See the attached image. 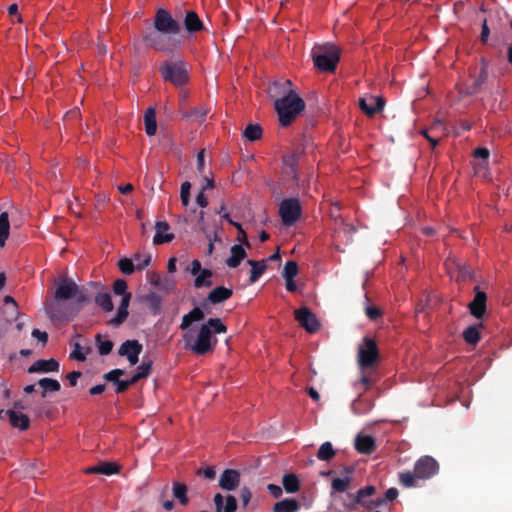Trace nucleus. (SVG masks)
<instances>
[{"label":"nucleus","mask_w":512,"mask_h":512,"mask_svg":"<svg viewBox=\"0 0 512 512\" xmlns=\"http://www.w3.org/2000/svg\"><path fill=\"white\" fill-rule=\"evenodd\" d=\"M204 312L199 307L193 308L189 313L185 314L180 324L181 330H186L183 334L185 348L197 355H204L214 350L217 345L216 334L227 332L226 325L220 318H210L203 323L197 332L189 329L193 322L203 320Z\"/></svg>","instance_id":"f257e3e1"},{"label":"nucleus","mask_w":512,"mask_h":512,"mask_svg":"<svg viewBox=\"0 0 512 512\" xmlns=\"http://www.w3.org/2000/svg\"><path fill=\"white\" fill-rule=\"evenodd\" d=\"M269 95L274 98V108L277 112L279 123L286 127L305 109V102L294 89L289 79H280L269 86Z\"/></svg>","instance_id":"f03ea898"},{"label":"nucleus","mask_w":512,"mask_h":512,"mask_svg":"<svg viewBox=\"0 0 512 512\" xmlns=\"http://www.w3.org/2000/svg\"><path fill=\"white\" fill-rule=\"evenodd\" d=\"M53 298L46 300L44 308L46 314L52 321H68V313L64 310L63 301L75 299L77 303L86 302L87 297L80 291L74 280L68 277H61L55 283Z\"/></svg>","instance_id":"7ed1b4c3"},{"label":"nucleus","mask_w":512,"mask_h":512,"mask_svg":"<svg viewBox=\"0 0 512 512\" xmlns=\"http://www.w3.org/2000/svg\"><path fill=\"white\" fill-rule=\"evenodd\" d=\"M313 62L321 72H334L340 60V50L331 43L315 46L312 49Z\"/></svg>","instance_id":"20e7f679"},{"label":"nucleus","mask_w":512,"mask_h":512,"mask_svg":"<svg viewBox=\"0 0 512 512\" xmlns=\"http://www.w3.org/2000/svg\"><path fill=\"white\" fill-rule=\"evenodd\" d=\"M160 73L164 80L175 86L184 85L188 81V71L183 61L163 63L160 67Z\"/></svg>","instance_id":"39448f33"},{"label":"nucleus","mask_w":512,"mask_h":512,"mask_svg":"<svg viewBox=\"0 0 512 512\" xmlns=\"http://www.w3.org/2000/svg\"><path fill=\"white\" fill-rule=\"evenodd\" d=\"M113 291L116 295H121L122 300L119 305L117 315L111 320L114 325H120L128 316V307L131 300V293L127 292V282L124 279H117L113 284Z\"/></svg>","instance_id":"423d86ee"},{"label":"nucleus","mask_w":512,"mask_h":512,"mask_svg":"<svg viewBox=\"0 0 512 512\" xmlns=\"http://www.w3.org/2000/svg\"><path fill=\"white\" fill-rule=\"evenodd\" d=\"M379 353L376 342L371 338H364L358 349V364L361 369L373 367L378 361Z\"/></svg>","instance_id":"0eeeda50"},{"label":"nucleus","mask_w":512,"mask_h":512,"mask_svg":"<svg viewBox=\"0 0 512 512\" xmlns=\"http://www.w3.org/2000/svg\"><path fill=\"white\" fill-rule=\"evenodd\" d=\"M154 27L161 34H177L180 31L179 23L165 9L157 10L154 18Z\"/></svg>","instance_id":"6e6552de"},{"label":"nucleus","mask_w":512,"mask_h":512,"mask_svg":"<svg viewBox=\"0 0 512 512\" xmlns=\"http://www.w3.org/2000/svg\"><path fill=\"white\" fill-rule=\"evenodd\" d=\"M279 214L284 225H293L301 215V206L297 199H285L279 207Z\"/></svg>","instance_id":"1a4fd4ad"},{"label":"nucleus","mask_w":512,"mask_h":512,"mask_svg":"<svg viewBox=\"0 0 512 512\" xmlns=\"http://www.w3.org/2000/svg\"><path fill=\"white\" fill-rule=\"evenodd\" d=\"M421 134L430 142L432 148H435L438 142L448 135V129L444 122L436 119L427 129H423Z\"/></svg>","instance_id":"9d476101"},{"label":"nucleus","mask_w":512,"mask_h":512,"mask_svg":"<svg viewBox=\"0 0 512 512\" xmlns=\"http://www.w3.org/2000/svg\"><path fill=\"white\" fill-rule=\"evenodd\" d=\"M189 271L195 276L194 286L196 288L210 287L212 285V271L210 269H202L199 260L195 259L191 262Z\"/></svg>","instance_id":"9b49d317"},{"label":"nucleus","mask_w":512,"mask_h":512,"mask_svg":"<svg viewBox=\"0 0 512 512\" xmlns=\"http://www.w3.org/2000/svg\"><path fill=\"white\" fill-rule=\"evenodd\" d=\"M295 319L309 333H314L320 328V323L316 316L307 307L297 309L295 311Z\"/></svg>","instance_id":"f8f14e48"},{"label":"nucleus","mask_w":512,"mask_h":512,"mask_svg":"<svg viewBox=\"0 0 512 512\" xmlns=\"http://www.w3.org/2000/svg\"><path fill=\"white\" fill-rule=\"evenodd\" d=\"M146 40L153 48L159 51L172 52L179 47V42L160 34H150L146 36Z\"/></svg>","instance_id":"ddd939ff"},{"label":"nucleus","mask_w":512,"mask_h":512,"mask_svg":"<svg viewBox=\"0 0 512 512\" xmlns=\"http://www.w3.org/2000/svg\"><path fill=\"white\" fill-rule=\"evenodd\" d=\"M438 464L431 457H423L415 464V473L418 478H430L438 472Z\"/></svg>","instance_id":"4468645a"},{"label":"nucleus","mask_w":512,"mask_h":512,"mask_svg":"<svg viewBox=\"0 0 512 512\" xmlns=\"http://www.w3.org/2000/svg\"><path fill=\"white\" fill-rule=\"evenodd\" d=\"M142 349V345L137 340H127L120 346L119 354L125 356L131 365H136Z\"/></svg>","instance_id":"2eb2a0df"},{"label":"nucleus","mask_w":512,"mask_h":512,"mask_svg":"<svg viewBox=\"0 0 512 512\" xmlns=\"http://www.w3.org/2000/svg\"><path fill=\"white\" fill-rule=\"evenodd\" d=\"M155 230L153 243L156 245L169 243L174 239V234L170 232V226L166 221L156 222Z\"/></svg>","instance_id":"dca6fc26"},{"label":"nucleus","mask_w":512,"mask_h":512,"mask_svg":"<svg viewBox=\"0 0 512 512\" xmlns=\"http://www.w3.org/2000/svg\"><path fill=\"white\" fill-rule=\"evenodd\" d=\"M239 484L240 475L235 470L227 469L220 476L219 485L224 490L233 491L239 486Z\"/></svg>","instance_id":"f3484780"},{"label":"nucleus","mask_w":512,"mask_h":512,"mask_svg":"<svg viewBox=\"0 0 512 512\" xmlns=\"http://www.w3.org/2000/svg\"><path fill=\"white\" fill-rule=\"evenodd\" d=\"M360 108L368 115L373 116L383 109L384 101L381 97L370 96L360 99Z\"/></svg>","instance_id":"a211bd4d"},{"label":"nucleus","mask_w":512,"mask_h":512,"mask_svg":"<svg viewBox=\"0 0 512 512\" xmlns=\"http://www.w3.org/2000/svg\"><path fill=\"white\" fill-rule=\"evenodd\" d=\"M213 502L216 512H235L237 508V501L234 496H227L224 498L220 493H217Z\"/></svg>","instance_id":"6ab92c4d"},{"label":"nucleus","mask_w":512,"mask_h":512,"mask_svg":"<svg viewBox=\"0 0 512 512\" xmlns=\"http://www.w3.org/2000/svg\"><path fill=\"white\" fill-rule=\"evenodd\" d=\"M374 493L375 488L373 486H367L364 489L358 491L356 495V502L363 505L367 509H372L374 507L381 506L383 504V501L366 500V497L371 496Z\"/></svg>","instance_id":"aec40b11"},{"label":"nucleus","mask_w":512,"mask_h":512,"mask_svg":"<svg viewBox=\"0 0 512 512\" xmlns=\"http://www.w3.org/2000/svg\"><path fill=\"white\" fill-rule=\"evenodd\" d=\"M246 257V251L240 244H235L230 249V256L226 260V264L230 268H236L241 261Z\"/></svg>","instance_id":"412c9836"},{"label":"nucleus","mask_w":512,"mask_h":512,"mask_svg":"<svg viewBox=\"0 0 512 512\" xmlns=\"http://www.w3.org/2000/svg\"><path fill=\"white\" fill-rule=\"evenodd\" d=\"M59 370V363L55 359L38 360L29 369L30 372H56Z\"/></svg>","instance_id":"4be33fe9"},{"label":"nucleus","mask_w":512,"mask_h":512,"mask_svg":"<svg viewBox=\"0 0 512 512\" xmlns=\"http://www.w3.org/2000/svg\"><path fill=\"white\" fill-rule=\"evenodd\" d=\"M232 294V289L226 288L224 286H218L210 291V293L208 294V300L212 304H217L229 299L232 296Z\"/></svg>","instance_id":"5701e85b"},{"label":"nucleus","mask_w":512,"mask_h":512,"mask_svg":"<svg viewBox=\"0 0 512 512\" xmlns=\"http://www.w3.org/2000/svg\"><path fill=\"white\" fill-rule=\"evenodd\" d=\"M184 24L189 33H195L203 29V23L194 11H188L186 13Z\"/></svg>","instance_id":"b1692460"},{"label":"nucleus","mask_w":512,"mask_h":512,"mask_svg":"<svg viewBox=\"0 0 512 512\" xmlns=\"http://www.w3.org/2000/svg\"><path fill=\"white\" fill-rule=\"evenodd\" d=\"M9 420L13 427L20 430H25L29 427V418L19 411L10 410L8 411Z\"/></svg>","instance_id":"393cba45"},{"label":"nucleus","mask_w":512,"mask_h":512,"mask_svg":"<svg viewBox=\"0 0 512 512\" xmlns=\"http://www.w3.org/2000/svg\"><path fill=\"white\" fill-rule=\"evenodd\" d=\"M145 132L149 136H153L157 131L156 112L154 108H148L144 115Z\"/></svg>","instance_id":"a878e982"},{"label":"nucleus","mask_w":512,"mask_h":512,"mask_svg":"<svg viewBox=\"0 0 512 512\" xmlns=\"http://www.w3.org/2000/svg\"><path fill=\"white\" fill-rule=\"evenodd\" d=\"M247 264L251 266V273L249 277V282L255 283L265 272L267 268V264L265 260L262 261H254V260H248Z\"/></svg>","instance_id":"bb28decb"},{"label":"nucleus","mask_w":512,"mask_h":512,"mask_svg":"<svg viewBox=\"0 0 512 512\" xmlns=\"http://www.w3.org/2000/svg\"><path fill=\"white\" fill-rule=\"evenodd\" d=\"M376 441V438L370 434H367L365 432H361L357 435L355 439V448H374L375 446L379 445Z\"/></svg>","instance_id":"cd10ccee"},{"label":"nucleus","mask_w":512,"mask_h":512,"mask_svg":"<svg viewBox=\"0 0 512 512\" xmlns=\"http://www.w3.org/2000/svg\"><path fill=\"white\" fill-rule=\"evenodd\" d=\"M10 234V223L7 212L0 214V246H4Z\"/></svg>","instance_id":"c85d7f7f"},{"label":"nucleus","mask_w":512,"mask_h":512,"mask_svg":"<svg viewBox=\"0 0 512 512\" xmlns=\"http://www.w3.org/2000/svg\"><path fill=\"white\" fill-rule=\"evenodd\" d=\"M299 505L294 499H284L274 505L275 512H296Z\"/></svg>","instance_id":"c756f323"},{"label":"nucleus","mask_w":512,"mask_h":512,"mask_svg":"<svg viewBox=\"0 0 512 512\" xmlns=\"http://www.w3.org/2000/svg\"><path fill=\"white\" fill-rule=\"evenodd\" d=\"M463 338L469 345L475 346L480 339L478 325L469 326L463 331Z\"/></svg>","instance_id":"7c9ffc66"},{"label":"nucleus","mask_w":512,"mask_h":512,"mask_svg":"<svg viewBox=\"0 0 512 512\" xmlns=\"http://www.w3.org/2000/svg\"><path fill=\"white\" fill-rule=\"evenodd\" d=\"M282 484L288 493H295L299 490V479L295 474L284 475Z\"/></svg>","instance_id":"2f4dec72"},{"label":"nucleus","mask_w":512,"mask_h":512,"mask_svg":"<svg viewBox=\"0 0 512 512\" xmlns=\"http://www.w3.org/2000/svg\"><path fill=\"white\" fill-rule=\"evenodd\" d=\"M96 304L101 307L105 312H111L114 308L111 296L109 293H98L95 297Z\"/></svg>","instance_id":"473e14b6"},{"label":"nucleus","mask_w":512,"mask_h":512,"mask_svg":"<svg viewBox=\"0 0 512 512\" xmlns=\"http://www.w3.org/2000/svg\"><path fill=\"white\" fill-rule=\"evenodd\" d=\"M73 351L70 353V359H74L77 361H85L87 355L90 352L88 347L80 345L78 342L73 343Z\"/></svg>","instance_id":"72a5a7b5"},{"label":"nucleus","mask_w":512,"mask_h":512,"mask_svg":"<svg viewBox=\"0 0 512 512\" xmlns=\"http://www.w3.org/2000/svg\"><path fill=\"white\" fill-rule=\"evenodd\" d=\"M186 493H187L186 485L181 484L179 482H174L173 483V495L183 505L187 504V502H188V498H187Z\"/></svg>","instance_id":"f704fd0d"},{"label":"nucleus","mask_w":512,"mask_h":512,"mask_svg":"<svg viewBox=\"0 0 512 512\" xmlns=\"http://www.w3.org/2000/svg\"><path fill=\"white\" fill-rule=\"evenodd\" d=\"M475 296L473 301L469 304V309L471 314L480 319V286L476 285L474 287Z\"/></svg>","instance_id":"c9c22d12"},{"label":"nucleus","mask_w":512,"mask_h":512,"mask_svg":"<svg viewBox=\"0 0 512 512\" xmlns=\"http://www.w3.org/2000/svg\"><path fill=\"white\" fill-rule=\"evenodd\" d=\"M244 136L250 141L258 140L262 136V128L259 125L249 124L244 130Z\"/></svg>","instance_id":"e433bc0d"},{"label":"nucleus","mask_w":512,"mask_h":512,"mask_svg":"<svg viewBox=\"0 0 512 512\" xmlns=\"http://www.w3.org/2000/svg\"><path fill=\"white\" fill-rule=\"evenodd\" d=\"M374 382L375 379L369 373H367L365 369H361V377L359 382L356 384V387L359 390H367L373 385Z\"/></svg>","instance_id":"4c0bfd02"},{"label":"nucleus","mask_w":512,"mask_h":512,"mask_svg":"<svg viewBox=\"0 0 512 512\" xmlns=\"http://www.w3.org/2000/svg\"><path fill=\"white\" fill-rule=\"evenodd\" d=\"M118 267L120 271L126 275L132 274L135 271V269H137L134 259L132 260L129 258L120 259L118 262Z\"/></svg>","instance_id":"58836bf2"},{"label":"nucleus","mask_w":512,"mask_h":512,"mask_svg":"<svg viewBox=\"0 0 512 512\" xmlns=\"http://www.w3.org/2000/svg\"><path fill=\"white\" fill-rule=\"evenodd\" d=\"M39 385L49 392H56L60 390V383L57 380L51 378H43L39 381Z\"/></svg>","instance_id":"ea45409f"},{"label":"nucleus","mask_w":512,"mask_h":512,"mask_svg":"<svg viewBox=\"0 0 512 512\" xmlns=\"http://www.w3.org/2000/svg\"><path fill=\"white\" fill-rule=\"evenodd\" d=\"M100 474L113 475L118 473L119 465L115 462H104L99 464Z\"/></svg>","instance_id":"a19ab883"},{"label":"nucleus","mask_w":512,"mask_h":512,"mask_svg":"<svg viewBox=\"0 0 512 512\" xmlns=\"http://www.w3.org/2000/svg\"><path fill=\"white\" fill-rule=\"evenodd\" d=\"M190 189H191L190 182L185 181V182L182 183L181 190H180V198H181V202H182L184 207H187L188 204H189V201H190Z\"/></svg>","instance_id":"79ce46f5"},{"label":"nucleus","mask_w":512,"mask_h":512,"mask_svg":"<svg viewBox=\"0 0 512 512\" xmlns=\"http://www.w3.org/2000/svg\"><path fill=\"white\" fill-rule=\"evenodd\" d=\"M298 273V265L294 261H288L285 263L283 270L284 278H294Z\"/></svg>","instance_id":"37998d69"},{"label":"nucleus","mask_w":512,"mask_h":512,"mask_svg":"<svg viewBox=\"0 0 512 512\" xmlns=\"http://www.w3.org/2000/svg\"><path fill=\"white\" fill-rule=\"evenodd\" d=\"M418 477L410 472L400 473L399 474V481L400 483L405 487H413L415 486V481Z\"/></svg>","instance_id":"c03bdc74"},{"label":"nucleus","mask_w":512,"mask_h":512,"mask_svg":"<svg viewBox=\"0 0 512 512\" xmlns=\"http://www.w3.org/2000/svg\"><path fill=\"white\" fill-rule=\"evenodd\" d=\"M151 370V363H145L143 362L141 365L137 368V373L134 374V381H139L142 378H146L150 374Z\"/></svg>","instance_id":"a18cd8bd"},{"label":"nucleus","mask_w":512,"mask_h":512,"mask_svg":"<svg viewBox=\"0 0 512 512\" xmlns=\"http://www.w3.org/2000/svg\"><path fill=\"white\" fill-rule=\"evenodd\" d=\"M151 256L150 255H142V254H135L134 256V262L136 265V268L138 270H142L145 267H147L150 264Z\"/></svg>","instance_id":"49530a36"},{"label":"nucleus","mask_w":512,"mask_h":512,"mask_svg":"<svg viewBox=\"0 0 512 512\" xmlns=\"http://www.w3.org/2000/svg\"><path fill=\"white\" fill-rule=\"evenodd\" d=\"M349 478H335L332 482V487L334 490L343 492L348 488Z\"/></svg>","instance_id":"de8ad7c7"},{"label":"nucleus","mask_w":512,"mask_h":512,"mask_svg":"<svg viewBox=\"0 0 512 512\" xmlns=\"http://www.w3.org/2000/svg\"><path fill=\"white\" fill-rule=\"evenodd\" d=\"M229 223L233 226H235L238 230V241L241 242V243H244L246 244L247 247L250 246L248 240H247V234L246 232L244 231V229L242 228L241 224L237 223V222H234L233 220H229Z\"/></svg>","instance_id":"09e8293b"},{"label":"nucleus","mask_w":512,"mask_h":512,"mask_svg":"<svg viewBox=\"0 0 512 512\" xmlns=\"http://www.w3.org/2000/svg\"><path fill=\"white\" fill-rule=\"evenodd\" d=\"M137 381H134V376L127 380H119L116 388L117 393H122L126 391L131 385L135 384Z\"/></svg>","instance_id":"8fccbe9b"},{"label":"nucleus","mask_w":512,"mask_h":512,"mask_svg":"<svg viewBox=\"0 0 512 512\" xmlns=\"http://www.w3.org/2000/svg\"><path fill=\"white\" fill-rule=\"evenodd\" d=\"M113 343L110 340L100 341L98 350L101 355H107L111 352Z\"/></svg>","instance_id":"3c124183"},{"label":"nucleus","mask_w":512,"mask_h":512,"mask_svg":"<svg viewBox=\"0 0 512 512\" xmlns=\"http://www.w3.org/2000/svg\"><path fill=\"white\" fill-rule=\"evenodd\" d=\"M124 374L123 370L121 369H114L110 372H108L106 375H105V378L109 381H113L115 382L116 384L118 383V381L120 380V377Z\"/></svg>","instance_id":"603ef678"},{"label":"nucleus","mask_w":512,"mask_h":512,"mask_svg":"<svg viewBox=\"0 0 512 512\" xmlns=\"http://www.w3.org/2000/svg\"><path fill=\"white\" fill-rule=\"evenodd\" d=\"M32 336L36 338L38 341L42 342V344H46L48 341V334L38 329H34L32 331Z\"/></svg>","instance_id":"864d4df0"},{"label":"nucleus","mask_w":512,"mask_h":512,"mask_svg":"<svg viewBox=\"0 0 512 512\" xmlns=\"http://www.w3.org/2000/svg\"><path fill=\"white\" fill-rule=\"evenodd\" d=\"M335 455L334 450H319L318 458L323 461H328Z\"/></svg>","instance_id":"5fc2aeb1"},{"label":"nucleus","mask_w":512,"mask_h":512,"mask_svg":"<svg viewBox=\"0 0 512 512\" xmlns=\"http://www.w3.org/2000/svg\"><path fill=\"white\" fill-rule=\"evenodd\" d=\"M397 495H398V491L395 488H390L386 492L385 497L382 499H377V501H383V504H384L386 501L395 499L397 497Z\"/></svg>","instance_id":"6e6d98bb"},{"label":"nucleus","mask_w":512,"mask_h":512,"mask_svg":"<svg viewBox=\"0 0 512 512\" xmlns=\"http://www.w3.org/2000/svg\"><path fill=\"white\" fill-rule=\"evenodd\" d=\"M81 372L79 371H73L69 374H67L66 378L69 381L71 386H75L77 384L78 379L81 377Z\"/></svg>","instance_id":"4d7b16f0"},{"label":"nucleus","mask_w":512,"mask_h":512,"mask_svg":"<svg viewBox=\"0 0 512 512\" xmlns=\"http://www.w3.org/2000/svg\"><path fill=\"white\" fill-rule=\"evenodd\" d=\"M267 489L270 492V494L275 498H279L282 495V489L278 485L269 484Z\"/></svg>","instance_id":"13d9d810"},{"label":"nucleus","mask_w":512,"mask_h":512,"mask_svg":"<svg viewBox=\"0 0 512 512\" xmlns=\"http://www.w3.org/2000/svg\"><path fill=\"white\" fill-rule=\"evenodd\" d=\"M241 498H242L244 506H247V504L249 503V501L252 498L251 491L248 488H246V487L242 488V490H241Z\"/></svg>","instance_id":"bf43d9fd"},{"label":"nucleus","mask_w":512,"mask_h":512,"mask_svg":"<svg viewBox=\"0 0 512 512\" xmlns=\"http://www.w3.org/2000/svg\"><path fill=\"white\" fill-rule=\"evenodd\" d=\"M205 166V160H204V150H201L197 154V169L200 172H203Z\"/></svg>","instance_id":"052dcab7"},{"label":"nucleus","mask_w":512,"mask_h":512,"mask_svg":"<svg viewBox=\"0 0 512 512\" xmlns=\"http://www.w3.org/2000/svg\"><path fill=\"white\" fill-rule=\"evenodd\" d=\"M486 294L484 292H482V306H481V309H482V330H485L486 329V325L484 324V319H485V316H486V313H487V308H486Z\"/></svg>","instance_id":"680f3d73"},{"label":"nucleus","mask_w":512,"mask_h":512,"mask_svg":"<svg viewBox=\"0 0 512 512\" xmlns=\"http://www.w3.org/2000/svg\"><path fill=\"white\" fill-rule=\"evenodd\" d=\"M196 202L202 208H205L208 205V200L203 192H201L197 195Z\"/></svg>","instance_id":"e2e57ef3"},{"label":"nucleus","mask_w":512,"mask_h":512,"mask_svg":"<svg viewBox=\"0 0 512 512\" xmlns=\"http://www.w3.org/2000/svg\"><path fill=\"white\" fill-rule=\"evenodd\" d=\"M490 30L487 26L486 19L482 21V44L485 43L488 39Z\"/></svg>","instance_id":"0e129e2a"},{"label":"nucleus","mask_w":512,"mask_h":512,"mask_svg":"<svg viewBox=\"0 0 512 512\" xmlns=\"http://www.w3.org/2000/svg\"><path fill=\"white\" fill-rule=\"evenodd\" d=\"M366 314L370 319H376L380 315V312L376 307H367Z\"/></svg>","instance_id":"69168bd1"},{"label":"nucleus","mask_w":512,"mask_h":512,"mask_svg":"<svg viewBox=\"0 0 512 512\" xmlns=\"http://www.w3.org/2000/svg\"><path fill=\"white\" fill-rule=\"evenodd\" d=\"M285 282H286V289L289 291V292H294L296 291L297 289V285L294 281V278H285Z\"/></svg>","instance_id":"338daca9"},{"label":"nucleus","mask_w":512,"mask_h":512,"mask_svg":"<svg viewBox=\"0 0 512 512\" xmlns=\"http://www.w3.org/2000/svg\"><path fill=\"white\" fill-rule=\"evenodd\" d=\"M105 390V385H95L92 388H90L89 392L91 395H98L101 394Z\"/></svg>","instance_id":"774afa93"}]
</instances>
